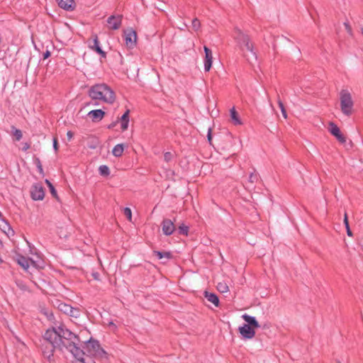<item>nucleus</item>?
I'll use <instances>...</instances> for the list:
<instances>
[{
    "instance_id": "42",
    "label": "nucleus",
    "mask_w": 363,
    "mask_h": 363,
    "mask_svg": "<svg viewBox=\"0 0 363 363\" xmlns=\"http://www.w3.org/2000/svg\"><path fill=\"white\" fill-rule=\"evenodd\" d=\"M345 27H346L347 30L348 32H350V31H351V28H350V26L348 25V23H345Z\"/></svg>"
},
{
    "instance_id": "39",
    "label": "nucleus",
    "mask_w": 363,
    "mask_h": 363,
    "mask_svg": "<svg viewBox=\"0 0 363 363\" xmlns=\"http://www.w3.org/2000/svg\"><path fill=\"white\" fill-rule=\"evenodd\" d=\"M50 56V51L47 50L45 52H44L43 54V58L44 59H47Z\"/></svg>"
},
{
    "instance_id": "10",
    "label": "nucleus",
    "mask_w": 363,
    "mask_h": 363,
    "mask_svg": "<svg viewBox=\"0 0 363 363\" xmlns=\"http://www.w3.org/2000/svg\"><path fill=\"white\" fill-rule=\"evenodd\" d=\"M18 264L21 266L25 270H28L30 267L36 268V263L30 259L26 258L23 256L18 255L16 257Z\"/></svg>"
},
{
    "instance_id": "13",
    "label": "nucleus",
    "mask_w": 363,
    "mask_h": 363,
    "mask_svg": "<svg viewBox=\"0 0 363 363\" xmlns=\"http://www.w3.org/2000/svg\"><path fill=\"white\" fill-rule=\"evenodd\" d=\"M162 228L165 235H170L175 230V225L170 219H164L162 223Z\"/></svg>"
},
{
    "instance_id": "44",
    "label": "nucleus",
    "mask_w": 363,
    "mask_h": 363,
    "mask_svg": "<svg viewBox=\"0 0 363 363\" xmlns=\"http://www.w3.org/2000/svg\"><path fill=\"white\" fill-rule=\"evenodd\" d=\"M45 183L48 184L49 188L52 186V184L50 183V182L49 180H48V179L45 180Z\"/></svg>"
},
{
    "instance_id": "29",
    "label": "nucleus",
    "mask_w": 363,
    "mask_h": 363,
    "mask_svg": "<svg viewBox=\"0 0 363 363\" xmlns=\"http://www.w3.org/2000/svg\"><path fill=\"white\" fill-rule=\"evenodd\" d=\"M123 213L127 217L129 221L132 220V212L130 208L126 207L123 209Z\"/></svg>"
},
{
    "instance_id": "11",
    "label": "nucleus",
    "mask_w": 363,
    "mask_h": 363,
    "mask_svg": "<svg viewBox=\"0 0 363 363\" xmlns=\"http://www.w3.org/2000/svg\"><path fill=\"white\" fill-rule=\"evenodd\" d=\"M329 132L334 135L337 140L341 143H345V138L341 134L340 128L334 123H329Z\"/></svg>"
},
{
    "instance_id": "4",
    "label": "nucleus",
    "mask_w": 363,
    "mask_h": 363,
    "mask_svg": "<svg viewBox=\"0 0 363 363\" xmlns=\"http://www.w3.org/2000/svg\"><path fill=\"white\" fill-rule=\"evenodd\" d=\"M235 40L238 46L243 52L245 56L249 62L257 60V55L253 50V45L250 42L248 35L243 33L241 30H237L235 34Z\"/></svg>"
},
{
    "instance_id": "19",
    "label": "nucleus",
    "mask_w": 363,
    "mask_h": 363,
    "mask_svg": "<svg viewBox=\"0 0 363 363\" xmlns=\"http://www.w3.org/2000/svg\"><path fill=\"white\" fill-rule=\"evenodd\" d=\"M204 296L209 302L212 303L215 306H218L219 299L217 295H216L213 293L205 291Z\"/></svg>"
},
{
    "instance_id": "15",
    "label": "nucleus",
    "mask_w": 363,
    "mask_h": 363,
    "mask_svg": "<svg viewBox=\"0 0 363 363\" xmlns=\"http://www.w3.org/2000/svg\"><path fill=\"white\" fill-rule=\"evenodd\" d=\"M87 115L92 121L97 122L103 119L105 116V112L101 109H96L89 111Z\"/></svg>"
},
{
    "instance_id": "24",
    "label": "nucleus",
    "mask_w": 363,
    "mask_h": 363,
    "mask_svg": "<svg viewBox=\"0 0 363 363\" xmlns=\"http://www.w3.org/2000/svg\"><path fill=\"white\" fill-rule=\"evenodd\" d=\"M217 289L220 293H226L229 291V287L225 282L223 281L218 283Z\"/></svg>"
},
{
    "instance_id": "8",
    "label": "nucleus",
    "mask_w": 363,
    "mask_h": 363,
    "mask_svg": "<svg viewBox=\"0 0 363 363\" xmlns=\"http://www.w3.org/2000/svg\"><path fill=\"white\" fill-rule=\"evenodd\" d=\"M124 39L126 45L133 48L136 44L137 35L135 31L132 29L127 30L124 32Z\"/></svg>"
},
{
    "instance_id": "32",
    "label": "nucleus",
    "mask_w": 363,
    "mask_h": 363,
    "mask_svg": "<svg viewBox=\"0 0 363 363\" xmlns=\"http://www.w3.org/2000/svg\"><path fill=\"white\" fill-rule=\"evenodd\" d=\"M258 178H259V177H258L257 174L252 173V174H250V175L249 177V182L250 183H255L258 180Z\"/></svg>"
},
{
    "instance_id": "5",
    "label": "nucleus",
    "mask_w": 363,
    "mask_h": 363,
    "mask_svg": "<svg viewBox=\"0 0 363 363\" xmlns=\"http://www.w3.org/2000/svg\"><path fill=\"white\" fill-rule=\"evenodd\" d=\"M242 318L247 323L238 329L240 335L244 339H252L255 335V329L260 327L256 318L245 313Z\"/></svg>"
},
{
    "instance_id": "48",
    "label": "nucleus",
    "mask_w": 363,
    "mask_h": 363,
    "mask_svg": "<svg viewBox=\"0 0 363 363\" xmlns=\"http://www.w3.org/2000/svg\"><path fill=\"white\" fill-rule=\"evenodd\" d=\"M337 363H341L340 361H338Z\"/></svg>"
},
{
    "instance_id": "45",
    "label": "nucleus",
    "mask_w": 363,
    "mask_h": 363,
    "mask_svg": "<svg viewBox=\"0 0 363 363\" xmlns=\"http://www.w3.org/2000/svg\"><path fill=\"white\" fill-rule=\"evenodd\" d=\"M109 326L113 327V328H116V325H115V324L113 322H110L109 323Z\"/></svg>"
},
{
    "instance_id": "18",
    "label": "nucleus",
    "mask_w": 363,
    "mask_h": 363,
    "mask_svg": "<svg viewBox=\"0 0 363 363\" xmlns=\"http://www.w3.org/2000/svg\"><path fill=\"white\" fill-rule=\"evenodd\" d=\"M89 47L92 50H95L97 53L100 54L103 57H105L106 54L101 50V47L99 45V42L98 40V38H97L96 35L94 36V38L93 39V41H92V44L90 43Z\"/></svg>"
},
{
    "instance_id": "47",
    "label": "nucleus",
    "mask_w": 363,
    "mask_h": 363,
    "mask_svg": "<svg viewBox=\"0 0 363 363\" xmlns=\"http://www.w3.org/2000/svg\"><path fill=\"white\" fill-rule=\"evenodd\" d=\"M29 146H24V148L26 150V149H28Z\"/></svg>"
},
{
    "instance_id": "31",
    "label": "nucleus",
    "mask_w": 363,
    "mask_h": 363,
    "mask_svg": "<svg viewBox=\"0 0 363 363\" xmlns=\"http://www.w3.org/2000/svg\"><path fill=\"white\" fill-rule=\"evenodd\" d=\"M278 104H279V106L281 109V113L284 116V118H287V114H286V109L284 108V106L283 104V103L279 100L278 101Z\"/></svg>"
},
{
    "instance_id": "38",
    "label": "nucleus",
    "mask_w": 363,
    "mask_h": 363,
    "mask_svg": "<svg viewBox=\"0 0 363 363\" xmlns=\"http://www.w3.org/2000/svg\"><path fill=\"white\" fill-rule=\"evenodd\" d=\"M50 192L51 194L55 196L57 195V192H56V190L55 189L54 186H52L51 187H50Z\"/></svg>"
},
{
    "instance_id": "21",
    "label": "nucleus",
    "mask_w": 363,
    "mask_h": 363,
    "mask_svg": "<svg viewBox=\"0 0 363 363\" xmlns=\"http://www.w3.org/2000/svg\"><path fill=\"white\" fill-rule=\"evenodd\" d=\"M124 151V145L123 144L116 145L112 150V153L115 157H121Z\"/></svg>"
},
{
    "instance_id": "3",
    "label": "nucleus",
    "mask_w": 363,
    "mask_h": 363,
    "mask_svg": "<svg viewBox=\"0 0 363 363\" xmlns=\"http://www.w3.org/2000/svg\"><path fill=\"white\" fill-rule=\"evenodd\" d=\"M58 326L48 329L44 334V340L46 342L45 349L43 350L44 356L50 359L52 354L55 348H59L61 350L60 337H59Z\"/></svg>"
},
{
    "instance_id": "23",
    "label": "nucleus",
    "mask_w": 363,
    "mask_h": 363,
    "mask_svg": "<svg viewBox=\"0 0 363 363\" xmlns=\"http://www.w3.org/2000/svg\"><path fill=\"white\" fill-rule=\"evenodd\" d=\"M58 308L65 314H67L71 311V306L65 303H60L58 305Z\"/></svg>"
},
{
    "instance_id": "9",
    "label": "nucleus",
    "mask_w": 363,
    "mask_h": 363,
    "mask_svg": "<svg viewBox=\"0 0 363 363\" xmlns=\"http://www.w3.org/2000/svg\"><path fill=\"white\" fill-rule=\"evenodd\" d=\"M30 194L33 200L41 201L44 199L45 196L44 189L40 184H34L31 187Z\"/></svg>"
},
{
    "instance_id": "20",
    "label": "nucleus",
    "mask_w": 363,
    "mask_h": 363,
    "mask_svg": "<svg viewBox=\"0 0 363 363\" xmlns=\"http://www.w3.org/2000/svg\"><path fill=\"white\" fill-rule=\"evenodd\" d=\"M230 115L231 121L234 125H237L242 124V121L238 117V113L236 112L235 108L234 107L230 110Z\"/></svg>"
},
{
    "instance_id": "22",
    "label": "nucleus",
    "mask_w": 363,
    "mask_h": 363,
    "mask_svg": "<svg viewBox=\"0 0 363 363\" xmlns=\"http://www.w3.org/2000/svg\"><path fill=\"white\" fill-rule=\"evenodd\" d=\"M154 254L157 257L158 259H161L162 258L170 259L172 257V255L169 252H160L155 251Z\"/></svg>"
},
{
    "instance_id": "28",
    "label": "nucleus",
    "mask_w": 363,
    "mask_h": 363,
    "mask_svg": "<svg viewBox=\"0 0 363 363\" xmlns=\"http://www.w3.org/2000/svg\"><path fill=\"white\" fill-rule=\"evenodd\" d=\"M200 27H201V23L199 21V19L196 18L193 19V21H192V28L194 30L197 31V30H199Z\"/></svg>"
},
{
    "instance_id": "1",
    "label": "nucleus",
    "mask_w": 363,
    "mask_h": 363,
    "mask_svg": "<svg viewBox=\"0 0 363 363\" xmlns=\"http://www.w3.org/2000/svg\"><path fill=\"white\" fill-rule=\"evenodd\" d=\"M59 337H60L61 351L70 352L73 357L82 363H94L89 357H84V352L77 345L79 337L67 329L63 325L58 326Z\"/></svg>"
},
{
    "instance_id": "41",
    "label": "nucleus",
    "mask_w": 363,
    "mask_h": 363,
    "mask_svg": "<svg viewBox=\"0 0 363 363\" xmlns=\"http://www.w3.org/2000/svg\"><path fill=\"white\" fill-rule=\"evenodd\" d=\"M345 27H346L347 30L348 32H350V31H351V28H350V26L348 25V23H345Z\"/></svg>"
},
{
    "instance_id": "33",
    "label": "nucleus",
    "mask_w": 363,
    "mask_h": 363,
    "mask_svg": "<svg viewBox=\"0 0 363 363\" xmlns=\"http://www.w3.org/2000/svg\"><path fill=\"white\" fill-rule=\"evenodd\" d=\"M36 166H37V168L39 171V172L41 174H43L44 172H43V167H42V164H41V162L40 161L39 159H36Z\"/></svg>"
},
{
    "instance_id": "26",
    "label": "nucleus",
    "mask_w": 363,
    "mask_h": 363,
    "mask_svg": "<svg viewBox=\"0 0 363 363\" xmlns=\"http://www.w3.org/2000/svg\"><path fill=\"white\" fill-rule=\"evenodd\" d=\"M69 316L77 318L80 315L79 309L71 306V311L67 313Z\"/></svg>"
},
{
    "instance_id": "7",
    "label": "nucleus",
    "mask_w": 363,
    "mask_h": 363,
    "mask_svg": "<svg viewBox=\"0 0 363 363\" xmlns=\"http://www.w3.org/2000/svg\"><path fill=\"white\" fill-rule=\"evenodd\" d=\"M340 102L342 113L347 116H351L353 112L354 101L352 94L348 90H341L340 92Z\"/></svg>"
},
{
    "instance_id": "12",
    "label": "nucleus",
    "mask_w": 363,
    "mask_h": 363,
    "mask_svg": "<svg viewBox=\"0 0 363 363\" xmlns=\"http://www.w3.org/2000/svg\"><path fill=\"white\" fill-rule=\"evenodd\" d=\"M205 57L203 60L204 69L206 72H208L212 66L213 62V54L212 51L206 46L203 47Z\"/></svg>"
},
{
    "instance_id": "36",
    "label": "nucleus",
    "mask_w": 363,
    "mask_h": 363,
    "mask_svg": "<svg viewBox=\"0 0 363 363\" xmlns=\"http://www.w3.org/2000/svg\"><path fill=\"white\" fill-rule=\"evenodd\" d=\"M53 147L55 151L58 150L57 140L55 138L53 139Z\"/></svg>"
},
{
    "instance_id": "2",
    "label": "nucleus",
    "mask_w": 363,
    "mask_h": 363,
    "mask_svg": "<svg viewBox=\"0 0 363 363\" xmlns=\"http://www.w3.org/2000/svg\"><path fill=\"white\" fill-rule=\"evenodd\" d=\"M88 94L92 100L107 104H113L116 99L114 91L104 83L91 86L88 91Z\"/></svg>"
},
{
    "instance_id": "14",
    "label": "nucleus",
    "mask_w": 363,
    "mask_h": 363,
    "mask_svg": "<svg viewBox=\"0 0 363 363\" xmlns=\"http://www.w3.org/2000/svg\"><path fill=\"white\" fill-rule=\"evenodd\" d=\"M121 16H111L107 20L108 28L113 30L118 29L121 25Z\"/></svg>"
},
{
    "instance_id": "35",
    "label": "nucleus",
    "mask_w": 363,
    "mask_h": 363,
    "mask_svg": "<svg viewBox=\"0 0 363 363\" xmlns=\"http://www.w3.org/2000/svg\"><path fill=\"white\" fill-rule=\"evenodd\" d=\"M344 223L345 225L346 228H350L349 223H348V219H347V216L346 213L345 214Z\"/></svg>"
},
{
    "instance_id": "17",
    "label": "nucleus",
    "mask_w": 363,
    "mask_h": 363,
    "mask_svg": "<svg viewBox=\"0 0 363 363\" xmlns=\"http://www.w3.org/2000/svg\"><path fill=\"white\" fill-rule=\"evenodd\" d=\"M129 113L130 111L127 110L123 116L120 118L121 128L123 131L125 130L128 128L129 124Z\"/></svg>"
},
{
    "instance_id": "6",
    "label": "nucleus",
    "mask_w": 363,
    "mask_h": 363,
    "mask_svg": "<svg viewBox=\"0 0 363 363\" xmlns=\"http://www.w3.org/2000/svg\"><path fill=\"white\" fill-rule=\"evenodd\" d=\"M82 350L84 352V357H89L94 363L96 362L92 359L93 357H103L106 355V352L100 347L99 342L91 338L84 342V350Z\"/></svg>"
},
{
    "instance_id": "43",
    "label": "nucleus",
    "mask_w": 363,
    "mask_h": 363,
    "mask_svg": "<svg viewBox=\"0 0 363 363\" xmlns=\"http://www.w3.org/2000/svg\"><path fill=\"white\" fill-rule=\"evenodd\" d=\"M347 229V234L348 236H352V231L350 230V228H346Z\"/></svg>"
},
{
    "instance_id": "16",
    "label": "nucleus",
    "mask_w": 363,
    "mask_h": 363,
    "mask_svg": "<svg viewBox=\"0 0 363 363\" xmlns=\"http://www.w3.org/2000/svg\"><path fill=\"white\" fill-rule=\"evenodd\" d=\"M58 6L65 10H73L74 8V0H56Z\"/></svg>"
},
{
    "instance_id": "25",
    "label": "nucleus",
    "mask_w": 363,
    "mask_h": 363,
    "mask_svg": "<svg viewBox=\"0 0 363 363\" xmlns=\"http://www.w3.org/2000/svg\"><path fill=\"white\" fill-rule=\"evenodd\" d=\"M99 172L101 175L107 176L109 174V168L106 165H101L99 167Z\"/></svg>"
},
{
    "instance_id": "46",
    "label": "nucleus",
    "mask_w": 363,
    "mask_h": 363,
    "mask_svg": "<svg viewBox=\"0 0 363 363\" xmlns=\"http://www.w3.org/2000/svg\"><path fill=\"white\" fill-rule=\"evenodd\" d=\"M29 146H24V148L26 150V149H28Z\"/></svg>"
},
{
    "instance_id": "34",
    "label": "nucleus",
    "mask_w": 363,
    "mask_h": 363,
    "mask_svg": "<svg viewBox=\"0 0 363 363\" xmlns=\"http://www.w3.org/2000/svg\"><path fill=\"white\" fill-rule=\"evenodd\" d=\"M173 157V155L171 152H165L164 155V158L166 162L170 161Z\"/></svg>"
},
{
    "instance_id": "37",
    "label": "nucleus",
    "mask_w": 363,
    "mask_h": 363,
    "mask_svg": "<svg viewBox=\"0 0 363 363\" xmlns=\"http://www.w3.org/2000/svg\"><path fill=\"white\" fill-rule=\"evenodd\" d=\"M207 138H208V142L211 143V140H212V136H211V128H209V129H208V132Z\"/></svg>"
},
{
    "instance_id": "40",
    "label": "nucleus",
    "mask_w": 363,
    "mask_h": 363,
    "mask_svg": "<svg viewBox=\"0 0 363 363\" xmlns=\"http://www.w3.org/2000/svg\"><path fill=\"white\" fill-rule=\"evenodd\" d=\"M67 136L68 138V140H70L73 137V133L72 131H68L67 133Z\"/></svg>"
},
{
    "instance_id": "27",
    "label": "nucleus",
    "mask_w": 363,
    "mask_h": 363,
    "mask_svg": "<svg viewBox=\"0 0 363 363\" xmlns=\"http://www.w3.org/2000/svg\"><path fill=\"white\" fill-rule=\"evenodd\" d=\"M12 129L13 135L16 137V140H20L23 136L22 132L20 130L15 128L14 127H13Z\"/></svg>"
},
{
    "instance_id": "30",
    "label": "nucleus",
    "mask_w": 363,
    "mask_h": 363,
    "mask_svg": "<svg viewBox=\"0 0 363 363\" xmlns=\"http://www.w3.org/2000/svg\"><path fill=\"white\" fill-rule=\"evenodd\" d=\"M188 230H189L188 227L184 224L179 225V232L180 234L187 235Z\"/></svg>"
}]
</instances>
